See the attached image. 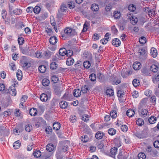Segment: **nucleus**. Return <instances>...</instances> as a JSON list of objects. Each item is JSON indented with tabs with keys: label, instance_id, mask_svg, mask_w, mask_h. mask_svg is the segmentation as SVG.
<instances>
[{
	"label": "nucleus",
	"instance_id": "obj_19",
	"mask_svg": "<svg viewBox=\"0 0 159 159\" xmlns=\"http://www.w3.org/2000/svg\"><path fill=\"white\" fill-rule=\"evenodd\" d=\"M40 99L42 102H46L48 99L47 95L45 93H42L40 97Z\"/></svg>",
	"mask_w": 159,
	"mask_h": 159
},
{
	"label": "nucleus",
	"instance_id": "obj_43",
	"mask_svg": "<svg viewBox=\"0 0 159 159\" xmlns=\"http://www.w3.org/2000/svg\"><path fill=\"white\" fill-rule=\"evenodd\" d=\"M51 80L54 83H56L59 80L58 77L55 75H52L51 77Z\"/></svg>",
	"mask_w": 159,
	"mask_h": 159
},
{
	"label": "nucleus",
	"instance_id": "obj_11",
	"mask_svg": "<svg viewBox=\"0 0 159 159\" xmlns=\"http://www.w3.org/2000/svg\"><path fill=\"white\" fill-rule=\"evenodd\" d=\"M49 41L50 44H55L57 43V39L56 37L55 36H52L50 38Z\"/></svg>",
	"mask_w": 159,
	"mask_h": 159
},
{
	"label": "nucleus",
	"instance_id": "obj_47",
	"mask_svg": "<svg viewBox=\"0 0 159 159\" xmlns=\"http://www.w3.org/2000/svg\"><path fill=\"white\" fill-rule=\"evenodd\" d=\"M128 10H136V7L134 4H131L128 6Z\"/></svg>",
	"mask_w": 159,
	"mask_h": 159
},
{
	"label": "nucleus",
	"instance_id": "obj_4",
	"mask_svg": "<svg viewBox=\"0 0 159 159\" xmlns=\"http://www.w3.org/2000/svg\"><path fill=\"white\" fill-rule=\"evenodd\" d=\"M148 130V128L147 126H144L143 129L141 131V133H140V139L143 138L147 137Z\"/></svg>",
	"mask_w": 159,
	"mask_h": 159
},
{
	"label": "nucleus",
	"instance_id": "obj_37",
	"mask_svg": "<svg viewBox=\"0 0 159 159\" xmlns=\"http://www.w3.org/2000/svg\"><path fill=\"white\" fill-rule=\"evenodd\" d=\"M108 133L111 135H113L116 133V130L114 128H110L108 129Z\"/></svg>",
	"mask_w": 159,
	"mask_h": 159
},
{
	"label": "nucleus",
	"instance_id": "obj_16",
	"mask_svg": "<svg viewBox=\"0 0 159 159\" xmlns=\"http://www.w3.org/2000/svg\"><path fill=\"white\" fill-rule=\"evenodd\" d=\"M157 120V118L154 116H152L149 118L148 120L149 122L152 124L155 123Z\"/></svg>",
	"mask_w": 159,
	"mask_h": 159
},
{
	"label": "nucleus",
	"instance_id": "obj_23",
	"mask_svg": "<svg viewBox=\"0 0 159 159\" xmlns=\"http://www.w3.org/2000/svg\"><path fill=\"white\" fill-rule=\"evenodd\" d=\"M134 111L131 109L128 110L126 113L127 115L130 117L133 116L134 115Z\"/></svg>",
	"mask_w": 159,
	"mask_h": 159
},
{
	"label": "nucleus",
	"instance_id": "obj_42",
	"mask_svg": "<svg viewBox=\"0 0 159 159\" xmlns=\"http://www.w3.org/2000/svg\"><path fill=\"white\" fill-rule=\"evenodd\" d=\"M106 93L107 95H108L110 96H112L114 94L113 90L111 89H107L106 91Z\"/></svg>",
	"mask_w": 159,
	"mask_h": 159
},
{
	"label": "nucleus",
	"instance_id": "obj_9",
	"mask_svg": "<svg viewBox=\"0 0 159 159\" xmlns=\"http://www.w3.org/2000/svg\"><path fill=\"white\" fill-rule=\"evenodd\" d=\"M52 54V52L48 50H46L43 53L45 57L47 59L49 58Z\"/></svg>",
	"mask_w": 159,
	"mask_h": 159
},
{
	"label": "nucleus",
	"instance_id": "obj_27",
	"mask_svg": "<svg viewBox=\"0 0 159 159\" xmlns=\"http://www.w3.org/2000/svg\"><path fill=\"white\" fill-rule=\"evenodd\" d=\"M74 62V59L71 57L68 58L66 61V64L68 66H71Z\"/></svg>",
	"mask_w": 159,
	"mask_h": 159
},
{
	"label": "nucleus",
	"instance_id": "obj_2",
	"mask_svg": "<svg viewBox=\"0 0 159 159\" xmlns=\"http://www.w3.org/2000/svg\"><path fill=\"white\" fill-rule=\"evenodd\" d=\"M64 31L65 34L70 36L75 35L77 34V32L75 30L70 27L66 28Z\"/></svg>",
	"mask_w": 159,
	"mask_h": 159
},
{
	"label": "nucleus",
	"instance_id": "obj_41",
	"mask_svg": "<svg viewBox=\"0 0 159 159\" xmlns=\"http://www.w3.org/2000/svg\"><path fill=\"white\" fill-rule=\"evenodd\" d=\"M133 67L135 70H138L139 69V62H135L133 65Z\"/></svg>",
	"mask_w": 159,
	"mask_h": 159
},
{
	"label": "nucleus",
	"instance_id": "obj_48",
	"mask_svg": "<svg viewBox=\"0 0 159 159\" xmlns=\"http://www.w3.org/2000/svg\"><path fill=\"white\" fill-rule=\"evenodd\" d=\"M89 90V87L87 85L84 86L81 88V91L84 93H87Z\"/></svg>",
	"mask_w": 159,
	"mask_h": 159
},
{
	"label": "nucleus",
	"instance_id": "obj_31",
	"mask_svg": "<svg viewBox=\"0 0 159 159\" xmlns=\"http://www.w3.org/2000/svg\"><path fill=\"white\" fill-rule=\"evenodd\" d=\"M33 154L34 156L37 158L39 157L41 155V152L38 150H36L35 151H34Z\"/></svg>",
	"mask_w": 159,
	"mask_h": 159
},
{
	"label": "nucleus",
	"instance_id": "obj_20",
	"mask_svg": "<svg viewBox=\"0 0 159 159\" xmlns=\"http://www.w3.org/2000/svg\"><path fill=\"white\" fill-rule=\"evenodd\" d=\"M81 94V90L78 89H76L74 90L73 95L75 97H78Z\"/></svg>",
	"mask_w": 159,
	"mask_h": 159
},
{
	"label": "nucleus",
	"instance_id": "obj_30",
	"mask_svg": "<svg viewBox=\"0 0 159 159\" xmlns=\"http://www.w3.org/2000/svg\"><path fill=\"white\" fill-rule=\"evenodd\" d=\"M46 70V67L44 65H41L39 67V70L41 73H44Z\"/></svg>",
	"mask_w": 159,
	"mask_h": 159
},
{
	"label": "nucleus",
	"instance_id": "obj_6",
	"mask_svg": "<svg viewBox=\"0 0 159 159\" xmlns=\"http://www.w3.org/2000/svg\"><path fill=\"white\" fill-rule=\"evenodd\" d=\"M117 152V148H116L114 147L113 148H111L110 151V156L113 158H115Z\"/></svg>",
	"mask_w": 159,
	"mask_h": 159
},
{
	"label": "nucleus",
	"instance_id": "obj_10",
	"mask_svg": "<svg viewBox=\"0 0 159 159\" xmlns=\"http://www.w3.org/2000/svg\"><path fill=\"white\" fill-rule=\"evenodd\" d=\"M9 90H10V93L11 95L15 96L16 95V92L15 86H11Z\"/></svg>",
	"mask_w": 159,
	"mask_h": 159
},
{
	"label": "nucleus",
	"instance_id": "obj_40",
	"mask_svg": "<svg viewBox=\"0 0 159 159\" xmlns=\"http://www.w3.org/2000/svg\"><path fill=\"white\" fill-rule=\"evenodd\" d=\"M64 13V11H59L58 13H57V16L60 20H61V19L63 18Z\"/></svg>",
	"mask_w": 159,
	"mask_h": 159
},
{
	"label": "nucleus",
	"instance_id": "obj_29",
	"mask_svg": "<svg viewBox=\"0 0 159 159\" xmlns=\"http://www.w3.org/2000/svg\"><path fill=\"white\" fill-rule=\"evenodd\" d=\"M42 83L44 86H47L49 84L50 81L47 79H44L43 80Z\"/></svg>",
	"mask_w": 159,
	"mask_h": 159
},
{
	"label": "nucleus",
	"instance_id": "obj_53",
	"mask_svg": "<svg viewBox=\"0 0 159 159\" xmlns=\"http://www.w3.org/2000/svg\"><path fill=\"white\" fill-rule=\"evenodd\" d=\"M145 94L147 96L149 97L152 94V90L150 89H147L144 92Z\"/></svg>",
	"mask_w": 159,
	"mask_h": 159
},
{
	"label": "nucleus",
	"instance_id": "obj_64",
	"mask_svg": "<svg viewBox=\"0 0 159 159\" xmlns=\"http://www.w3.org/2000/svg\"><path fill=\"white\" fill-rule=\"evenodd\" d=\"M153 146L156 148H159V141H155L153 143Z\"/></svg>",
	"mask_w": 159,
	"mask_h": 159
},
{
	"label": "nucleus",
	"instance_id": "obj_52",
	"mask_svg": "<svg viewBox=\"0 0 159 159\" xmlns=\"http://www.w3.org/2000/svg\"><path fill=\"white\" fill-rule=\"evenodd\" d=\"M121 75L124 78L126 77L128 75L127 71L125 70V69L122 70L121 71Z\"/></svg>",
	"mask_w": 159,
	"mask_h": 159
},
{
	"label": "nucleus",
	"instance_id": "obj_32",
	"mask_svg": "<svg viewBox=\"0 0 159 159\" xmlns=\"http://www.w3.org/2000/svg\"><path fill=\"white\" fill-rule=\"evenodd\" d=\"M148 111L147 109H143L141 112V116L142 117H146L148 115Z\"/></svg>",
	"mask_w": 159,
	"mask_h": 159
},
{
	"label": "nucleus",
	"instance_id": "obj_25",
	"mask_svg": "<svg viewBox=\"0 0 159 159\" xmlns=\"http://www.w3.org/2000/svg\"><path fill=\"white\" fill-rule=\"evenodd\" d=\"M67 51L65 48H61L59 50V54L60 56H63L66 55Z\"/></svg>",
	"mask_w": 159,
	"mask_h": 159
},
{
	"label": "nucleus",
	"instance_id": "obj_5",
	"mask_svg": "<svg viewBox=\"0 0 159 159\" xmlns=\"http://www.w3.org/2000/svg\"><path fill=\"white\" fill-rule=\"evenodd\" d=\"M128 18L130 20L132 24H136L138 21V19L136 17L134 16L131 14L129 15Z\"/></svg>",
	"mask_w": 159,
	"mask_h": 159
},
{
	"label": "nucleus",
	"instance_id": "obj_45",
	"mask_svg": "<svg viewBox=\"0 0 159 159\" xmlns=\"http://www.w3.org/2000/svg\"><path fill=\"white\" fill-rule=\"evenodd\" d=\"M89 116L88 115L84 114L82 117V119L83 120L87 122L89 120Z\"/></svg>",
	"mask_w": 159,
	"mask_h": 159
},
{
	"label": "nucleus",
	"instance_id": "obj_60",
	"mask_svg": "<svg viewBox=\"0 0 159 159\" xmlns=\"http://www.w3.org/2000/svg\"><path fill=\"white\" fill-rule=\"evenodd\" d=\"M120 127L121 130L122 131L126 132L127 131L128 127L126 125H121Z\"/></svg>",
	"mask_w": 159,
	"mask_h": 159
},
{
	"label": "nucleus",
	"instance_id": "obj_15",
	"mask_svg": "<svg viewBox=\"0 0 159 159\" xmlns=\"http://www.w3.org/2000/svg\"><path fill=\"white\" fill-rule=\"evenodd\" d=\"M148 101V98H143L140 103V106L141 107L146 106L147 105V102Z\"/></svg>",
	"mask_w": 159,
	"mask_h": 159
},
{
	"label": "nucleus",
	"instance_id": "obj_14",
	"mask_svg": "<svg viewBox=\"0 0 159 159\" xmlns=\"http://www.w3.org/2000/svg\"><path fill=\"white\" fill-rule=\"evenodd\" d=\"M55 147L52 143H49L46 146V149L49 152H51L54 150Z\"/></svg>",
	"mask_w": 159,
	"mask_h": 159
},
{
	"label": "nucleus",
	"instance_id": "obj_18",
	"mask_svg": "<svg viewBox=\"0 0 159 159\" xmlns=\"http://www.w3.org/2000/svg\"><path fill=\"white\" fill-rule=\"evenodd\" d=\"M63 98L67 100H70L72 99L71 94H69L68 92H67L64 95Z\"/></svg>",
	"mask_w": 159,
	"mask_h": 159
},
{
	"label": "nucleus",
	"instance_id": "obj_7",
	"mask_svg": "<svg viewBox=\"0 0 159 159\" xmlns=\"http://www.w3.org/2000/svg\"><path fill=\"white\" fill-rule=\"evenodd\" d=\"M112 43L114 46L116 47H118L120 45L121 42L119 39L116 38L112 40Z\"/></svg>",
	"mask_w": 159,
	"mask_h": 159
},
{
	"label": "nucleus",
	"instance_id": "obj_13",
	"mask_svg": "<svg viewBox=\"0 0 159 159\" xmlns=\"http://www.w3.org/2000/svg\"><path fill=\"white\" fill-rule=\"evenodd\" d=\"M82 13L88 19H90L92 17V15L89 13V11H82Z\"/></svg>",
	"mask_w": 159,
	"mask_h": 159
},
{
	"label": "nucleus",
	"instance_id": "obj_33",
	"mask_svg": "<svg viewBox=\"0 0 159 159\" xmlns=\"http://www.w3.org/2000/svg\"><path fill=\"white\" fill-rule=\"evenodd\" d=\"M114 13V17L116 19H118L119 18L121 15L120 11H115Z\"/></svg>",
	"mask_w": 159,
	"mask_h": 159
},
{
	"label": "nucleus",
	"instance_id": "obj_51",
	"mask_svg": "<svg viewBox=\"0 0 159 159\" xmlns=\"http://www.w3.org/2000/svg\"><path fill=\"white\" fill-rule=\"evenodd\" d=\"M91 10H98L99 9V6L96 4H93L91 6Z\"/></svg>",
	"mask_w": 159,
	"mask_h": 159
},
{
	"label": "nucleus",
	"instance_id": "obj_50",
	"mask_svg": "<svg viewBox=\"0 0 159 159\" xmlns=\"http://www.w3.org/2000/svg\"><path fill=\"white\" fill-rule=\"evenodd\" d=\"M148 13V15L150 17H152L154 16L155 14V11H147Z\"/></svg>",
	"mask_w": 159,
	"mask_h": 159
},
{
	"label": "nucleus",
	"instance_id": "obj_38",
	"mask_svg": "<svg viewBox=\"0 0 159 159\" xmlns=\"http://www.w3.org/2000/svg\"><path fill=\"white\" fill-rule=\"evenodd\" d=\"M110 116L112 118H115L117 116V112L116 111H112L110 113Z\"/></svg>",
	"mask_w": 159,
	"mask_h": 159
},
{
	"label": "nucleus",
	"instance_id": "obj_1",
	"mask_svg": "<svg viewBox=\"0 0 159 159\" xmlns=\"http://www.w3.org/2000/svg\"><path fill=\"white\" fill-rule=\"evenodd\" d=\"M148 54L146 46L140 47V61H144L147 58Z\"/></svg>",
	"mask_w": 159,
	"mask_h": 159
},
{
	"label": "nucleus",
	"instance_id": "obj_34",
	"mask_svg": "<svg viewBox=\"0 0 159 159\" xmlns=\"http://www.w3.org/2000/svg\"><path fill=\"white\" fill-rule=\"evenodd\" d=\"M20 142L19 140H18L15 142L13 143V146L15 149H18L20 146Z\"/></svg>",
	"mask_w": 159,
	"mask_h": 159
},
{
	"label": "nucleus",
	"instance_id": "obj_8",
	"mask_svg": "<svg viewBox=\"0 0 159 159\" xmlns=\"http://www.w3.org/2000/svg\"><path fill=\"white\" fill-rule=\"evenodd\" d=\"M151 56L153 58L156 57L158 54L157 51L154 47H152L151 49Z\"/></svg>",
	"mask_w": 159,
	"mask_h": 159
},
{
	"label": "nucleus",
	"instance_id": "obj_63",
	"mask_svg": "<svg viewBox=\"0 0 159 159\" xmlns=\"http://www.w3.org/2000/svg\"><path fill=\"white\" fill-rule=\"evenodd\" d=\"M81 139L84 143H86L88 141V138L87 136H84L81 137Z\"/></svg>",
	"mask_w": 159,
	"mask_h": 159
},
{
	"label": "nucleus",
	"instance_id": "obj_21",
	"mask_svg": "<svg viewBox=\"0 0 159 159\" xmlns=\"http://www.w3.org/2000/svg\"><path fill=\"white\" fill-rule=\"evenodd\" d=\"M53 127L54 129L58 130L61 127V124L57 122H55L53 125Z\"/></svg>",
	"mask_w": 159,
	"mask_h": 159
},
{
	"label": "nucleus",
	"instance_id": "obj_46",
	"mask_svg": "<svg viewBox=\"0 0 159 159\" xmlns=\"http://www.w3.org/2000/svg\"><path fill=\"white\" fill-rule=\"evenodd\" d=\"M89 78L90 80L92 81H94L96 80V76L95 74L92 73L90 75Z\"/></svg>",
	"mask_w": 159,
	"mask_h": 159
},
{
	"label": "nucleus",
	"instance_id": "obj_58",
	"mask_svg": "<svg viewBox=\"0 0 159 159\" xmlns=\"http://www.w3.org/2000/svg\"><path fill=\"white\" fill-rule=\"evenodd\" d=\"M124 94V92L121 90L118 91L117 92V95L118 97H122Z\"/></svg>",
	"mask_w": 159,
	"mask_h": 159
},
{
	"label": "nucleus",
	"instance_id": "obj_39",
	"mask_svg": "<svg viewBox=\"0 0 159 159\" xmlns=\"http://www.w3.org/2000/svg\"><path fill=\"white\" fill-rule=\"evenodd\" d=\"M120 79H115L113 80H111L110 82L113 85H117L120 83Z\"/></svg>",
	"mask_w": 159,
	"mask_h": 159
},
{
	"label": "nucleus",
	"instance_id": "obj_24",
	"mask_svg": "<svg viewBox=\"0 0 159 159\" xmlns=\"http://www.w3.org/2000/svg\"><path fill=\"white\" fill-rule=\"evenodd\" d=\"M20 63L21 65L25 69L28 68L30 66V64L27 61H21Z\"/></svg>",
	"mask_w": 159,
	"mask_h": 159
},
{
	"label": "nucleus",
	"instance_id": "obj_36",
	"mask_svg": "<svg viewBox=\"0 0 159 159\" xmlns=\"http://www.w3.org/2000/svg\"><path fill=\"white\" fill-rule=\"evenodd\" d=\"M147 42L146 38L144 36L140 37V43L142 44H145Z\"/></svg>",
	"mask_w": 159,
	"mask_h": 159
},
{
	"label": "nucleus",
	"instance_id": "obj_28",
	"mask_svg": "<svg viewBox=\"0 0 159 159\" xmlns=\"http://www.w3.org/2000/svg\"><path fill=\"white\" fill-rule=\"evenodd\" d=\"M103 135V134L102 132L100 131H98L95 134V137L97 139H101Z\"/></svg>",
	"mask_w": 159,
	"mask_h": 159
},
{
	"label": "nucleus",
	"instance_id": "obj_62",
	"mask_svg": "<svg viewBox=\"0 0 159 159\" xmlns=\"http://www.w3.org/2000/svg\"><path fill=\"white\" fill-rule=\"evenodd\" d=\"M18 41L19 45H21L23 43L24 40L23 38L19 37L18 38Z\"/></svg>",
	"mask_w": 159,
	"mask_h": 159
},
{
	"label": "nucleus",
	"instance_id": "obj_22",
	"mask_svg": "<svg viewBox=\"0 0 159 159\" xmlns=\"http://www.w3.org/2000/svg\"><path fill=\"white\" fill-rule=\"evenodd\" d=\"M16 77L19 80H20L22 77V71L20 70H18L16 73Z\"/></svg>",
	"mask_w": 159,
	"mask_h": 159
},
{
	"label": "nucleus",
	"instance_id": "obj_61",
	"mask_svg": "<svg viewBox=\"0 0 159 159\" xmlns=\"http://www.w3.org/2000/svg\"><path fill=\"white\" fill-rule=\"evenodd\" d=\"M153 82L156 83L157 82L159 81V74H157V76H155L154 78H152Z\"/></svg>",
	"mask_w": 159,
	"mask_h": 159
},
{
	"label": "nucleus",
	"instance_id": "obj_26",
	"mask_svg": "<svg viewBox=\"0 0 159 159\" xmlns=\"http://www.w3.org/2000/svg\"><path fill=\"white\" fill-rule=\"evenodd\" d=\"M150 69L152 72H156L158 70V67L157 65L152 64L151 66Z\"/></svg>",
	"mask_w": 159,
	"mask_h": 159
},
{
	"label": "nucleus",
	"instance_id": "obj_12",
	"mask_svg": "<svg viewBox=\"0 0 159 159\" xmlns=\"http://www.w3.org/2000/svg\"><path fill=\"white\" fill-rule=\"evenodd\" d=\"M28 97L26 95L23 96L21 99V103L20 104V107L23 108L24 107L23 104L27 100Z\"/></svg>",
	"mask_w": 159,
	"mask_h": 159
},
{
	"label": "nucleus",
	"instance_id": "obj_44",
	"mask_svg": "<svg viewBox=\"0 0 159 159\" xmlns=\"http://www.w3.org/2000/svg\"><path fill=\"white\" fill-rule=\"evenodd\" d=\"M123 138L124 141L127 144H129L131 143V140L128 136H122Z\"/></svg>",
	"mask_w": 159,
	"mask_h": 159
},
{
	"label": "nucleus",
	"instance_id": "obj_56",
	"mask_svg": "<svg viewBox=\"0 0 159 159\" xmlns=\"http://www.w3.org/2000/svg\"><path fill=\"white\" fill-rule=\"evenodd\" d=\"M133 134L134 135L138 138L139 137V128L136 129L133 131Z\"/></svg>",
	"mask_w": 159,
	"mask_h": 159
},
{
	"label": "nucleus",
	"instance_id": "obj_54",
	"mask_svg": "<svg viewBox=\"0 0 159 159\" xmlns=\"http://www.w3.org/2000/svg\"><path fill=\"white\" fill-rule=\"evenodd\" d=\"M50 66V68L52 69H56L57 66V65L56 64L55 62H53L51 63Z\"/></svg>",
	"mask_w": 159,
	"mask_h": 159
},
{
	"label": "nucleus",
	"instance_id": "obj_57",
	"mask_svg": "<svg viewBox=\"0 0 159 159\" xmlns=\"http://www.w3.org/2000/svg\"><path fill=\"white\" fill-rule=\"evenodd\" d=\"M32 129V127L31 125L28 124L25 126V129L26 131L30 132Z\"/></svg>",
	"mask_w": 159,
	"mask_h": 159
},
{
	"label": "nucleus",
	"instance_id": "obj_59",
	"mask_svg": "<svg viewBox=\"0 0 159 159\" xmlns=\"http://www.w3.org/2000/svg\"><path fill=\"white\" fill-rule=\"evenodd\" d=\"M150 101L154 105L156 103V98L155 96H152L150 98Z\"/></svg>",
	"mask_w": 159,
	"mask_h": 159
},
{
	"label": "nucleus",
	"instance_id": "obj_55",
	"mask_svg": "<svg viewBox=\"0 0 159 159\" xmlns=\"http://www.w3.org/2000/svg\"><path fill=\"white\" fill-rule=\"evenodd\" d=\"M139 80H137L136 79H134L132 82V84L134 86L137 87L139 85Z\"/></svg>",
	"mask_w": 159,
	"mask_h": 159
},
{
	"label": "nucleus",
	"instance_id": "obj_49",
	"mask_svg": "<svg viewBox=\"0 0 159 159\" xmlns=\"http://www.w3.org/2000/svg\"><path fill=\"white\" fill-rule=\"evenodd\" d=\"M83 65L85 68H88L90 67L91 64L89 61H86L84 62Z\"/></svg>",
	"mask_w": 159,
	"mask_h": 159
},
{
	"label": "nucleus",
	"instance_id": "obj_17",
	"mask_svg": "<svg viewBox=\"0 0 159 159\" xmlns=\"http://www.w3.org/2000/svg\"><path fill=\"white\" fill-rule=\"evenodd\" d=\"M29 113L32 116H36L37 113V111L36 109L34 108H31L29 111Z\"/></svg>",
	"mask_w": 159,
	"mask_h": 159
},
{
	"label": "nucleus",
	"instance_id": "obj_35",
	"mask_svg": "<svg viewBox=\"0 0 159 159\" xmlns=\"http://www.w3.org/2000/svg\"><path fill=\"white\" fill-rule=\"evenodd\" d=\"M59 104L62 108L65 109L66 108L67 106V102L65 101H62L60 102Z\"/></svg>",
	"mask_w": 159,
	"mask_h": 159
},
{
	"label": "nucleus",
	"instance_id": "obj_3",
	"mask_svg": "<svg viewBox=\"0 0 159 159\" xmlns=\"http://www.w3.org/2000/svg\"><path fill=\"white\" fill-rule=\"evenodd\" d=\"M68 7L70 9H73L75 7L73 2H69L67 5L64 4H62L61 6V10H66Z\"/></svg>",
	"mask_w": 159,
	"mask_h": 159
}]
</instances>
